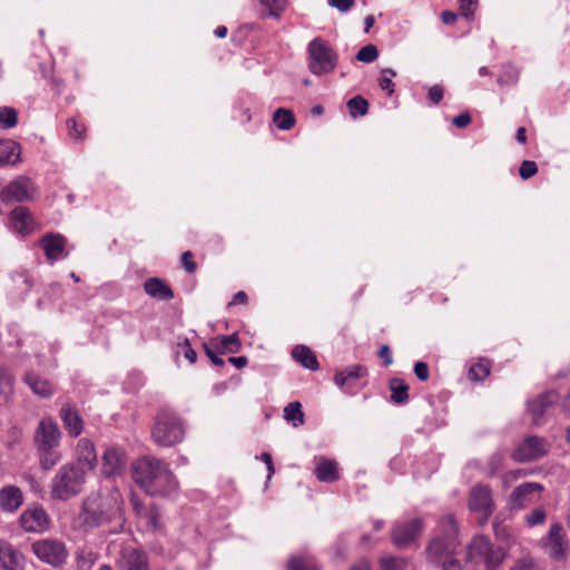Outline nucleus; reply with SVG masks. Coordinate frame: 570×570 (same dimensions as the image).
I'll use <instances>...</instances> for the list:
<instances>
[{
    "mask_svg": "<svg viewBox=\"0 0 570 570\" xmlns=\"http://www.w3.org/2000/svg\"><path fill=\"white\" fill-rule=\"evenodd\" d=\"M121 519L120 505L116 497L91 493L82 501L72 527L86 534L111 521L120 523Z\"/></svg>",
    "mask_w": 570,
    "mask_h": 570,
    "instance_id": "f257e3e1",
    "label": "nucleus"
},
{
    "mask_svg": "<svg viewBox=\"0 0 570 570\" xmlns=\"http://www.w3.org/2000/svg\"><path fill=\"white\" fill-rule=\"evenodd\" d=\"M61 440L62 432L58 423L51 416L42 417L33 432V445L42 470H51L62 460Z\"/></svg>",
    "mask_w": 570,
    "mask_h": 570,
    "instance_id": "f03ea898",
    "label": "nucleus"
},
{
    "mask_svg": "<svg viewBox=\"0 0 570 570\" xmlns=\"http://www.w3.org/2000/svg\"><path fill=\"white\" fill-rule=\"evenodd\" d=\"M88 473L75 463L62 464L50 481V495L53 500L67 501L80 494Z\"/></svg>",
    "mask_w": 570,
    "mask_h": 570,
    "instance_id": "7ed1b4c3",
    "label": "nucleus"
},
{
    "mask_svg": "<svg viewBox=\"0 0 570 570\" xmlns=\"http://www.w3.org/2000/svg\"><path fill=\"white\" fill-rule=\"evenodd\" d=\"M439 534L428 547V556L433 562L454 557L459 547L458 525L453 515H446L439 522Z\"/></svg>",
    "mask_w": 570,
    "mask_h": 570,
    "instance_id": "20e7f679",
    "label": "nucleus"
},
{
    "mask_svg": "<svg viewBox=\"0 0 570 570\" xmlns=\"http://www.w3.org/2000/svg\"><path fill=\"white\" fill-rule=\"evenodd\" d=\"M151 436L160 446H173L184 440L185 424L176 413L164 410L156 416Z\"/></svg>",
    "mask_w": 570,
    "mask_h": 570,
    "instance_id": "39448f33",
    "label": "nucleus"
},
{
    "mask_svg": "<svg viewBox=\"0 0 570 570\" xmlns=\"http://www.w3.org/2000/svg\"><path fill=\"white\" fill-rule=\"evenodd\" d=\"M308 69L315 76L332 72L338 61L336 51L323 38H314L307 46Z\"/></svg>",
    "mask_w": 570,
    "mask_h": 570,
    "instance_id": "423d86ee",
    "label": "nucleus"
},
{
    "mask_svg": "<svg viewBox=\"0 0 570 570\" xmlns=\"http://www.w3.org/2000/svg\"><path fill=\"white\" fill-rule=\"evenodd\" d=\"M503 548L495 546L484 535H476L468 549V557L474 563L484 564L487 570H497L505 559Z\"/></svg>",
    "mask_w": 570,
    "mask_h": 570,
    "instance_id": "0eeeda50",
    "label": "nucleus"
},
{
    "mask_svg": "<svg viewBox=\"0 0 570 570\" xmlns=\"http://www.w3.org/2000/svg\"><path fill=\"white\" fill-rule=\"evenodd\" d=\"M31 551L39 560L53 568H61L67 563L69 552L61 540L47 538L37 540L31 544Z\"/></svg>",
    "mask_w": 570,
    "mask_h": 570,
    "instance_id": "6e6552de",
    "label": "nucleus"
},
{
    "mask_svg": "<svg viewBox=\"0 0 570 570\" xmlns=\"http://www.w3.org/2000/svg\"><path fill=\"white\" fill-rule=\"evenodd\" d=\"M164 464V461L153 456L141 458L134 465L132 478L135 482L147 493L157 491L155 488V481Z\"/></svg>",
    "mask_w": 570,
    "mask_h": 570,
    "instance_id": "1a4fd4ad",
    "label": "nucleus"
},
{
    "mask_svg": "<svg viewBox=\"0 0 570 570\" xmlns=\"http://www.w3.org/2000/svg\"><path fill=\"white\" fill-rule=\"evenodd\" d=\"M544 487L538 482H523L509 494L507 507L510 511H519L537 503L541 499Z\"/></svg>",
    "mask_w": 570,
    "mask_h": 570,
    "instance_id": "9d476101",
    "label": "nucleus"
},
{
    "mask_svg": "<svg viewBox=\"0 0 570 570\" xmlns=\"http://www.w3.org/2000/svg\"><path fill=\"white\" fill-rule=\"evenodd\" d=\"M469 509L476 515L478 522L484 524L494 511L492 491L489 485L476 484L471 489Z\"/></svg>",
    "mask_w": 570,
    "mask_h": 570,
    "instance_id": "9b49d317",
    "label": "nucleus"
},
{
    "mask_svg": "<svg viewBox=\"0 0 570 570\" xmlns=\"http://www.w3.org/2000/svg\"><path fill=\"white\" fill-rule=\"evenodd\" d=\"M37 188L35 183L26 176H19L10 181L0 193L3 203H22L33 199Z\"/></svg>",
    "mask_w": 570,
    "mask_h": 570,
    "instance_id": "f8f14e48",
    "label": "nucleus"
},
{
    "mask_svg": "<svg viewBox=\"0 0 570 570\" xmlns=\"http://www.w3.org/2000/svg\"><path fill=\"white\" fill-rule=\"evenodd\" d=\"M544 552L557 562H563L567 558V541L561 524L554 523L550 527L546 537L542 538Z\"/></svg>",
    "mask_w": 570,
    "mask_h": 570,
    "instance_id": "ddd939ff",
    "label": "nucleus"
},
{
    "mask_svg": "<svg viewBox=\"0 0 570 570\" xmlns=\"http://www.w3.org/2000/svg\"><path fill=\"white\" fill-rule=\"evenodd\" d=\"M19 524L26 532L41 533L49 528L50 519L40 504L28 507L19 517Z\"/></svg>",
    "mask_w": 570,
    "mask_h": 570,
    "instance_id": "4468645a",
    "label": "nucleus"
},
{
    "mask_svg": "<svg viewBox=\"0 0 570 570\" xmlns=\"http://www.w3.org/2000/svg\"><path fill=\"white\" fill-rule=\"evenodd\" d=\"M127 454L120 446H109L102 455L101 472L107 478L121 475L127 466Z\"/></svg>",
    "mask_w": 570,
    "mask_h": 570,
    "instance_id": "2eb2a0df",
    "label": "nucleus"
},
{
    "mask_svg": "<svg viewBox=\"0 0 570 570\" xmlns=\"http://www.w3.org/2000/svg\"><path fill=\"white\" fill-rule=\"evenodd\" d=\"M549 445L543 438L529 436L513 452L512 456L518 462L538 460L547 454Z\"/></svg>",
    "mask_w": 570,
    "mask_h": 570,
    "instance_id": "dca6fc26",
    "label": "nucleus"
},
{
    "mask_svg": "<svg viewBox=\"0 0 570 570\" xmlns=\"http://www.w3.org/2000/svg\"><path fill=\"white\" fill-rule=\"evenodd\" d=\"M422 529L420 519L396 523L392 532L393 543L397 548H404L420 534Z\"/></svg>",
    "mask_w": 570,
    "mask_h": 570,
    "instance_id": "f3484780",
    "label": "nucleus"
},
{
    "mask_svg": "<svg viewBox=\"0 0 570 570\" xmlns=\"http://www.w3.org/2000/svg\"><path fill=\"white\" fill-rule=\"evenodd\" d=\"M558 401V394L554 391H548L538 395L535 399L528 402V410L532 416V422L535 425L543 423V415L546 411Z\"/></svg>",
    "mask_w": 570,
    "mask_h": 570,
    "instance_id": "a211bd4d",
    "label": "nucleus"
},
{
    "mask_svg": "<svg viewBox=\"0 0 570 570\" xmlns=\"http://www.w3.org/2000/svg\"><path fill=\"white\" fill-rule=\"evenodd\" d=\"M76 458L75 465L83 468L87 473L96 468L97 454L95 445L89 439L82 438L77 442Z\"/></svg>",
    "mask_w": 570,
    "mask_h": 570,
    "instance_id": "6ab92c4d",
    "label": "nucleus"
},
{
    "mask_svg": "<svg viewBox=\"0 0 570 570\" xmlns=\"http://www.w3.org/2000/svg\"><path fill=\"white\" fill-rule=\"evenodd\" d=\"M24 497L21 489L10 484L0 489V509L4 513H16L23 504Z\"/></svg>",
    "mask_w": 570,
    "mask_h": 570,
    "instance_id": "aec40b11",
    "label": "nucleus"
},
{
    "mask_svg": "<svg viewBox=\"0 0 570 570\" xmlns=\"http://www.w3.org/2000/svg\"><path fill=\"white\" fill-rule=\"evenodd\" d=\"M155 488L157 491L149 492L148 494L153 497H170L176 493L178 489V482L167 463H165L158 472V478L155 481Z\"/></svg>",
    "mask_w": 570,
    "mask_h": 570,
    "instance_id": "412c9836",
    "label": "nucleus"
},
{
    "mask_svg": "<svg viewBox=\"0 0 570 570\" xmlns=\"http://www.w3.org/2000/svg\"><path fill=\"white\" fill-rule=\"evenodd\" d=\"M0 566L3 570H24V557L8 542H0Z\"/></svg>",
    "mask_w": 570,
    "mask_h": 570,
    "instance_id": "4be33fe9",
    "label": "nucleus"
},
{
    "mask_svg": "<svg viewBox=\"0 0 570 570\" xmlns=\"http://www.w3.org/2000/svg\"><path fill=\"white\" fill-rule=\"evenodd\" d=\"M40 243L49 261L53 262L66 257V238L60 234H46Z\"/></svg>",
    "mask_w": 570,
    "mask_h": 570,
    "instance_id": "5701e85b",
    "label": "nucleus"
},
{
    "mask_svg": "<svg viewBox=\"0 0 570 570\" xmlns=\"http://www.w3.org/2000/svg\"><path fill=\"white\" fill-rule=\"evenodd\" d=\"M314 473L318 481L333 483L340 479L338 466L334 460L318 455L314 458Z\"/></svg>",
    "mask_w": 570,
    "mask_h": 570,
    "instance_id": "b1692460",
    "label": "nucleus"
},
{
    "mask_svg": "<svg viewBox=\"0 0 570 570\" xmlns=\"http://www.w3.org/2000/svg\"><path fill=\"white\" fill-rule=\"evenodd\" d=\"M119 566L122 570H149L147 556L135 548L122 549Z\"/></svg>",
    "mask_w": 570,
    "mask_h": 570,
    "instance_id": "393cba45",
    "label": "nucleus"
},
{
    "mask_svg": "<svg viewBox=\"0 0 570 570\" xmlns=\"http://www.w3.org/2000/svg\"><path fill=\"white\" fill-rule=\"evenodd\" d=\"M10 227L20 235H28L33 230V218L28 208L18 206L10 213Z\"/></svg>",
    "mask_w": 570,
    "mask_h": 570,
    "instance_id": "a878e982",
    "label": "nucleus"
},
{
    "mask_svg": "<svg viewBox=\"0 0 570 570\" xmlns=\"http://www.w3.org/2000/svg\"><path fill=\"white\" fill-rule=\"evenodd\" d=\"M60 419L63 422L65 429L68 431L70 436L77 438L83 430V421L76 410L70 405L65 404L60 409Z\"/></svg>",
    "mask_w": 570,
    "mask_h": 570,
    "instance_id": "bb28decb",
    "label": "nucleus"
},
{
    "mask_svg": "<svg viewBox=\"0 0 570 570\" xmlns=\"http://www.w3.org/2000/svg\"><path fill=\"white\" fill-rule=\"evenodd\" d=\"M144 289L149 296L157 299L169 301L174 297L171 288L157 277L148 278L144 283Z\"/></svg>",
    "mask_w": 570,
    "mask_h": 570,
    "instance_id": "cd10ccee",
    "label": "nucleus"
},
{
    "mask_svg": "<svg viewBox=\"0 0 570 570\" xmlns=\"http://www.w3.org/2000/svg\"><path fill=\"white\" fill-rule=\"evenodd\" d=\"M21 147L13 140H0V167L20 161Z\"/></svg>",
    "mask_w": 570,
    "mask_h": 570,
    "instance_id": "c85d7f7f",
    "label": "nucleus"
},
{
    "mask_svg": "<svg viewBox=\"0 0 570 570\" xmlns=\"http://www.w3.org/2000/svg\"><path fill=\"white\" fill-rule=\"evenodd\" d=\"M135 512L140 518L146 519L147 527L149 530L156 532L161 529V512L157 505H151L148 509H146L142 504L135 502Z\"/></svg>",
    "mask_w": 570,
    "mask_h": 570,
    "instance_id": "c756f323",
    "label": "nucleus"
},
{
    "mask_svg": "<svg viewBox=\"0 0 570 570\" xmlns=\"http://www.w3.org/2000/svg\"><path fill=\"white\" fill-rule=\"evenodd\" d=\"M292 356L297 363L311 371H316L320 366L315 354L305 345H296L292 350Z\"/></svg>",
    "mask_w": 570,
    "mask_h": 570,
    "instance_id": "7c9ffc66",
    "label": "nucleus"
},
{
    "mask_svg": "<svg viewBox=\"0 0 570 570\" xmlns=\"http://www.w3.org/2000/svg\"><path fill=\"white\" fill-rule=\"evenodd\" d=\"M23 380L32 390V392L40 397H49L53 393V389L50 382L37 374L28 373Z\"/></svg>",
    "mask_w": 570,
    "mask_h": 570,
    "instance_id": "2f4dec72",
    "label": "nucleus"
},
{
    "mask_svg": "<svg viewBox=\"0 0 570 570\" xmlns=\"http://www.w3.org/2000/svg\"><path fill=\"white\" fill-rule=\"evenodd\" d=\"M98 559L99 553L92 548H79L75 554L76 568L77 570H91Z\"/></svg>",
    "mask_w": 570,
    "mask_h": 570,
    "instance_id": "473e14b6",
    "label": "nucleus"
},
{
    "mask_svg": "<svg viewBox=\"0 0 570 570\" xmlns=\"http://www.w3.org/2000/svg\"><path fill=\"white\" fill-rule=\"evenodd\" d=\"M213 345L220 353H237L240 350V342L237 334L219 335L213 340Z\"/></svg>",
    "mask_w": 570,
    "mask_h": 570,
    "instance_id": "72a5a7b5",
    "label": "nucleus"
},
{
    "mask_svg": "<svg viewBox=\"0 0 570 570\" xmlns=\"http://www.w3.org/2000/svg\"><path fill=\"white\" fill-rule=\"evenodd\" d=\"M288 570H320V567L309 553H298L289 559Z\"/></svg>",
    "mask_w": 570,
    "mask_h": 570,
    "instance_id": "f704fd0d",
    "label": "nucleus"
},
{
    "mask_svg": "<svg viewBox=\"0 0 570 570\" xmlns=\"http://www.w3.org/2000/svg\"><path fill=\"white\" fill-rule=\"evenodd\" d=\"M366 370L363 366L354 365L346 368L334 376V382L337 386L344 387L348 382L358 380L364 376Z\"/></svg>",
    "mask_w": 570,
    "mask_h": 570,
    "instance_id": "c9c22d12",
    "label": "nucleus"
},
{
    "mask_svg": "<svg viewBox=\"0 0 570 570\" xmlns=\"http://www.w3.org/2000/svg\"><path fill=\"white\" fill-rule=\"evenodd\" d=\"M390 389H391V400L394 403L402 404L405 403L409 399V385L401 379H392L390 381Z\"/></svg>",
    "mask_w": 570,
    "mask_h": 570,
    "instance_id": "e433bc0d",
    "label": "nucleus"
},
{
    "mask_svg": "<svg viewBox=\"0 0 570 570\" xmlns=\"http://www.w3.org/2000/svg\"><path fill=\"white\" fill-rule=\"evenodd\" d=\"M284 419L297 428L304 423L302 404L297 401L288 403L284 409Z\"/></svg>",
    "mask_w": 570,
    "mask_h": 570,
    "instance_id": "4c0bfd02",
    "label": "nucleus"
},
{
    "mask_svg": "<svg viewBox=\"0 0 570 570\" xmlns=\"http://www.w3.org/2000/svg\"><path fill=\"white\" fill-rule=\"evenodd\" d=\"M273 120L277 128L282 130H289L295 125V118L292 111L285 108L275 110Z\"/></svg>",
    "mask_w": 570,
    "mask_h": 570,
    "instance_id": "58836bf2",
    "label": "nucleus"
},
{
    "mask_svg": "<svg viewBox=\"0 0 570 570\" xmlns=\"http://www.w3.org/2000/svg\"><path fill=\"white\" fill-rule=\"evenodd\" d=\"M348 114L352 118L363 117L368 111V102L362 96H355L346 104Z\"/></svg>",
    "mask_w": 570,
    "mask_h": 570,
    "instance_id": "ea45409f",
    "label": "nucleus"
},
{
    "mask_svg": "<svg viewBox=\"0 0 570 570\" xmlns=\"http://www.w3.org/2000/svg\"><path fill=\"white\" fill-rule=\"evenodd\" d=\"M546 520L547 511L542 507L534 508L524 515V522L529 528L542 525Z\"/></svg>",
    "mask_w": 570,
    "mask_h": 570,
    "instance_id": "a19ab883",
    "label": "nucleus"
},
{
    "mask_svg": "<svg viewBox=\"0 0 570 570\" xmlns=\"http://www.w3.org/2000/svg\"><path fill=\"white\" fill-rule=\"evenodd\" d=\"M490 374V364L487 360H480L478 363L471 365L469 370V377L472 381H482Z\"/></svg>",
    "mask_w": 570,
    "mask_h": 570,
    "instance_id": "79ce46f5",
    "label": "nucleus"
},
{
    "mask_svg": "<svg viewBox=\"0 0 570 570\" xmlns=\"http://www.w3.org/2000/svg\"><path fill=\"white\" fill-rule=\"evenodd\" d=\"M381 570H405L407 561L404 558L385 556L379 561Z\"/></svg>",
    "mask_w": 570,
    "mask_h": 570,
    "instance_id": "37998d69",
    "label": "nucleus"
},
{
    "mask_svg": "<svg viewBox=\"0 0 570 570\" xmlns=\"http://www.w3.org/2000/svg\"><path fill=\"white\" fill-rule=\"evenodd\" d=\"M17 125V111L11 107L0 108V127L3 129L12 128Z\"/></svg>",
    "mask_w": 570,
    "mask_h": 570,
    "instance_id": "c03bdc74",
    "label": "nucleus"
},
{
    "mask_svg": "<svg viewBox=\"0 0 570 570\" xmlns=\"http://www.w3.org/2000/svg\"><path fill=\"white\" fill-rule=\"evenodd\" d=\"M13 375L7 368H0V393L10 395L13 392Z\"/></svg>",
    "mask_w": 570,
    "mask_h": 570,
    "instance_id": "a18cd8bd",
    "label": "nucleus"
},
{
    "mask_svg": "<svg viewBox=\"0 0 570 570\" xmlns=\"http://www.w3.org/2000/svg\"><path fill=\"white\" fill-rule=\"evenodd\" d=\"M377 57L379 50L374 45H366L362 47L356 55V59L365 63L375 61Z\"/></svg>",
    "mask_w": 570,
    "mask_h": 570,
    "instance_id": "49530a36",
    "label": "nucleus"
},
{
    "mask_svg": "<svg viewBox=\"0 0 570 570\" xmlns=\"http://www.w3.org/2000/svg\"><path fill=\"white\" fill-rule=\"evenodd\" d=\"M395 76L396 72L393 69L386 68L382 70V75L379 79L381 89L387 91L389 95L394 92V82L392 81V78Z\"/></svg>",
    "mask_w": 570,
    "mask_h": 570,
    "instance_id": "de8ad7c7",
    "label": "nucleus"
},
{
    "mask_svg": "<svg viewBox=\"0 0 570 570\" xmlns=\"http://www.w3.org/2000/svg\"><path fill=\"white\" fill-rule=\"evenodd\" d=\"M538 561L530 557L524 556L514 561L510 570H539Z\"/></svg>",
    "mask_w": 570,
    "mask_h": 570,
    "instance_id": "09e8293b",
    "label": "nucleus"
},
{
    "mask_svg": "<svg viewBox=\"0 0 570 570\" xmlns=\"http://www.w3.org/2000/svg\"><path fill=\"white\" fill-rule=\"evenodd\" d=\"M262 6L268 10L272 17H278L279 12L284 10L286 0H259Z\"/></svg>",
    "mask_w": 570,
    "mask_h": 570,
    "instance_id": "8fccbe9b",
    "label": "nucleus"
},
{
    "mask_svg": "<svg viewBox=\"0 0 570 570\" xmlns=\"http://www.w3.org/2000/svg\"><path fill=\"white\" fill-rule=\"evenodd\" d=\"M68 135L70 138L80 140L83 138L85 126L78 124L73 118L67 120Z\"/></svg>",
    "mask_w": 570,
    "mask_h": 570,
    "instance_id": "3c124183",
    "label": "nucleus"
},
{
    "mask_svg": "<svg viewBox=\"0 0 570 570\" xmlns=\"http://www.w3.org/2000/svg\"><path fill=\"white\" fill-rule=\"evenodd\" d=\"M538 173V166L532 160H523L519 168V175L522 179H529Z\"/></svg>",
    "mask_w": 570,
    "mask_h": 570,
    "instance_id": "603ef678",
    "label": "nucleus"
},
{
    "mask_svg": "<svg viewBox=\"0 0 570 570\" xmlns=\"http://www.w3.org/2000/svg\"><path fill=\"white\" fill-rule=\"evenodd\" d=\"M476 0H460V11L461 14L464 16L466 19H470L474 10L476 9Z\"/></svg>",
    "mask_w": 570,
    "mask_h": 570,
    "instance_id": "864d4df0",
    "label": "nucleus"
},
{
    "mask_svg": "<svg viewBox=\"0 0 570 570\" xmlns=\"http://www.w3.org/2000/svg\"><path fill=\"white\" fill-rule=\"evenodd\" d=\"M428 96L432 104L438 105L444 96V90L441 86L434 85L430 87Z\"/></svg>",
    "mask_w": 570,
    "mask_h": 570,
    "instance_id": "5fc2aeb1",
    "label": "nucleus"
},
{
    "mask_svg": "<svg viewBox=\"0 0 570 570\" xmlns=\"http://www.w3.org/2000/svg\"><path fill=\"white\" fill-rule=\"evenodd\" d=\"M328 4L333 8H336L341 12H346L354 7L355 1L354 0H328Z\"/></svg>",
    "mask_w": 570,
    "mask_h": 570,
    "instance_id": "6e6d98bb",
    "label": "nucleus"
},
{
    "mask_svg": "<svg viewBox=\"0 0 570 570\" xmlns=\"http://www.w3.org/2000/svg\"><path fill=\"white\" fill-rule=\"evenodd\" d=\"M414 374L420 381H426L430 376L428 364L425 362H416L414 364Z\"/></svg>",
    "mask_w": 570,
    "mask_h": 570,
    "instance_id": "4d7b16f0",
    "label": "nucleus"
},
{
    "mask_svg": "<svg viewBox=\"0 0 570 570\" xmlns=\"http://www.w3.org/2000/svg\"><path fill=\"white\" fill-rule=\"evenodd\" d=\"M178 347L181 350V352L184 353V356L185 358L189 362V363H195L196 362V358H197V354L196 352L191 348L188 340H185L183 344H179Z\"/></svg>",
    "mask_w": 570,
    "mask_h": 570,
    "instance_id": "13d9d810",
    "label": "nucleus"
},
{
    "mask_svg": "<svg viewBox=\"0 0 570 570\" xmlns=\"http://www.w3.org/2000/svg\"><path fill=\"white\" fill-rule=\"evenodd\" d=\"M527 473L524 470H514V471H509L508 473H505L503 476H502V483H503V487L507 488L509 487V484L515 480H518L519 478L521 476H525Z\"/></svg>",
    "mask_w": 570,
    "mask_h": 570,
    "instance_id": "bf43d9fd",
    "label": "nucleus"
},
{
    "mask_svg": "<svg viewBox=\"0 0 570 570\" xmlns=\"http://www.w3.org/2000/svg\"><path fill=\"white\" fill-rule=\"evenodd\" d=\"M502 461H503V455L501 453H495L491 456V459L489 461L490 475H493L497 473V471H499V469L502 465Z\"/></svg>",
    "mask_w": 570,
    "mask_h": 570,
    "instance_id": "052dcab7",
    "label": "nucleus"
},
{
    "mask_svg": "<svg viewBox=\"0 0 570 570\" xmlns=\"http://www.w3.org/2000/svg\"><path fill=\"white\" fill-rule=\"evenodd\" d=\"M181 264L188 273H193L196 269V264L193 261V254L185 252L181 255Z\"/></svg>",
    "mask_w": 570,
    "mask_h": 570,
    "instance_id": "680f3d73",
    "label": "nucleus"
},
{
    "mask_svg": "<svg viewBox=\"0 0 570 570\" xmlns=\"http://www.w3.org/2000/svg\"><path fill=\"white\" fill-rule=\"evenodd\" d=\"M452 122L458 127V128H464L466 127L470 122H471V116L469 112H462L460 114L459 116L454 117Z\"/></svg>",
    "mask_w": 570,
    "mask_h": 570,
    "instance_id": "e2e57ef3",
    "label": "nucleus"
},
{
    "mask_svg": "<svg viewBox=\"0 0 570 570\" xmlns=\"http://www.w3.org/2000/svg\"><path fill=\"white\" fill-rule=\"evenodd\" d=\"M259 459L267 465L268 475L267 479L269 480L272 475L275 473L272 455L267 452H264L261 454Z\"/></svg>",
    "mask_w": 570,
    "mask_h": 570,
    "instance_id": "0e129e2a",
    "label": "nucleus"
},
{
    "mask_svg": "<svg viewBox=\"0 0 570 570\" xmlns=\"http://www.w3.org/2000/svg\"><path fill=\"white\" fill-rule=\"evenodd\" d=\"M379 356L384 360L385 365L393 363L392 354L387 345H382L379 350Z\"/></svg>",
    "mask_w": 570,
    "mask_h": 570,
    "instance_id": "69168bd1",
    "label": "nucleus"
},
{
    "mask_svg": "<svg viewBox=\"0 0 570 570\" xmlns=\"http://www.w3.org/2000/svg\"><path fill=\"white\" fill-rule=\"evenodd\" d=\"M443 566V570H461V567L458 562V560L454 559V557H451L449 559H445L441 561Z\"/></svg>",
    "mask_w": 570,
    "mask_h": 570,
    "instance_id": "338daca9",
    "label": "nucleus"
},
{
    "mask_svg": "<svg viewBox=\"0 0 570 570\" xmlns=\"http://www.w3.org/2000/svg\"><path fill=\"white\" fill-rule=\"evenodd\" d=\"M350 570H371V562L366 558L360 559L357 562H355Z\"/></svg>",
    "mask_w": 570,
    "mask_h": 570,
    "instance_id": "774afa93",
    "label": "nucleus"
}]
</instances>
